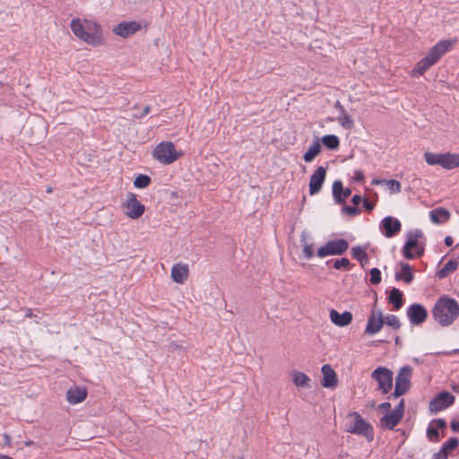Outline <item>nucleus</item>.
I'll return each mask as SVG.
<instances>
[{
  "label": "nucleus",
  "mask_w": 459,
  "mask_h": 459,
  "mask_svg": "<svg viewBox=\"0 0 459 459\" xmlns=\"http://www.w3.org/2000/svg\"><path fill=\"white\" fill-rule=\"evenodd\" d=\"M458 446L459 438L456 437H452L443 443L440 450L437 453H435L433 456H435L436 459H448L449 454L455 450Z\"/></svg>",
  "instance_id": "obj_20"
},
{
  "label": "nucleus",
  "mask_w": 459,
  "mask_h": 459,
  "mask_svg": "<svg viewBox=\"0 0 459 459\" xmlns=\"http://www.w3.org/2000/svg\"><path fill=\"white\" fill-rule=\"evenodd\" d=\"M25 316L26 317H32L33 316V313H32V310L30 308H26L25 309Z\"/></svg>",
  "instance_id": "obj_55"
},
{
  "label": "nucleus",
  "mask_w": 459,
  "mask_h": 459,
  "mask_svg": "<svg viewBox=\"0 0 459 459\" xmlns=\"http://www.w3.org/2000/svg\"><path fill=\"white\" fill-rule=\"evenodd\" d=\"M321 372L323 374L321 385L325 388H335L338 385V377L332 367L329 364H325L321 368Z\"/></svg>",
  "instance_id": "obj_17"
},
{
  "label": "nucleus",
  "mask_w": 459,
  "mask_h": 459,
  "mask_svg": "<svg viewBox=\"0 0 459 459\" xmlns=\"http://www.w3.org/2000/svg\"><path fill=\"white\" fill-rule=\"evenodd\" d=\"M0 459H13V458L10 457L9 455H0Z\"/></svg>",
  "instance_id": "obj_58"
},
{
  "label": "nucleus",
  "mask_w": 459,
  "mask_h": 459,
  "mask_svg": "<svg viewBox=\"0 0 459 459\" xmlns=\"http://www.w3.org/2000/svg\"><path fill=\"white\" fill-rule=\"evenodd\" d=\"M362 201L363 198L359 195H354L351 198V202L355 206H358Z\"/></svg>",
  "instance_id": "obj_50"
},
{
  "label": "nucleus",
  "mask_w": 459,
  "mask_h": 459,
  "mask_svg": "<svg viewBox=\"0 0 459 459\" xmlns=\"http://www.w3.org/2000/svg\"><path fill=\"white\" fill-rule=\"evenodd\" d=\"M363 207L364 209L368 212H370L371 211L374 210L375 206H376V203L375 202H370L368 201V199L366 198H363Z\"/></svg>",
  "instance_id": "obj_44"
},
{
  "label": "nucleus",
  "mask_w": 459,
  "mask_h": 459,
  "mask_svg": "<svg viewBox=\"0 0 459 459\" xmlns=\"http://www.w3.org/2000/svg\"><path fill=\"white\" fill-rule=\"evenodd\" d=\"M150 111H151V106L147 105L144 107V108L143 109V112L140 115H135L134 117L139 119L143 118L144 116L149 114Z\"/></svg>",
  "instance_id": "obj_49"
},
{
  "label": "nucleus",
  "mask_w": 459,
  "mask_h": 459,
  "mask_svg": "<svg viewBox=\"0 0 459 459\" xmlns=\"http://www.w3.org/2000/svg\"><path fill=\"white\" fill-rule=\"evenodd\" d=\"M407 316L413 325H422L428 318V310L422 304L413 303L407 308Z\"/></svg>",
  "instance_id": "obj_10"
},
{
  "label": "nucleus",
  "mask_w": 459,
  "mask_h": 459,
  "mask_svg": "<svg viewBox=\"0 0 459 459\" xmlns=\"http://www.w3.org/2000/svg\"><path fill=\"white\" fill-rule=\"evenodd\" d=\"M4 437H5V441L9 442L10 441V436L8 435H4Z\"/></svg>",
  "instance_id": "obj_62"
},
{
  "label": "nucleus",
  "mask_w": 459,
  "mask_h": 459,
  "mask_svg": "<svg viewBox=\"0 0 459 459\" xmlns=\"http://www.w3.org/2000/svg\"><path fill=\"white\" fill-rule=\"evenodd\" d=\"M380 229L385 237L393 238L401 231L402 224L398 219L386 216L381 221Z\"/></svg>",
  "instance_id": "obj_15"
},
{
  "label": "nucleus",
  "mask_w": 459,
  "mask_h": 459,
  "mask_svg": "<svg viewBox=\"0 0 459 459\" xmlns=\"http://www.w3.org/2000/svg\"><path fill=\"white\" fill-rule=\"evenodd\" d=\"M432 316L441 326H448L459 316V304L455 299L444 295L436 301Z\"/></svg>",
  "instance_id": "obj_2"
},
{
  "label": "nucleus",
  "mask_w": 459,
  "mask_h": 459,
  "mask_svg": "<svg viewBox=\"0 0 459 459\" xmlns=\"http://www.w3.org/2000/svg\"><path fill=\"white\" fill-rule=\"evenodd\" d=\"M370 274V283L373 285H377L381 282V272L378 268H372L369 271Z\"/></svg>",
  "instance_id": "obj_41"
},
{
  "label": "nucleus",
  "mask_w": 459,
  "mask_h": 459,
  "mask_svg": "<svg viewBox=\"0 0 459 459\" xmlns=\"http://www.w3.org/2000/svg\"><path fill=\"white\" fill-rule=\"evenodd\" d=\"M384 325L385 321L383 312L381 310L376 312L372 309L368 318L365 333L369 335L375 334L382 329Z\"/></svg>",
  "instance_id": "obj_12"
},
{
  "label": "nucleus",
  "mask_w": 459,
  "mask_h": 459,
  "mask_svg": "<svg viewBox=\"0 0 459 459\" xmlns=\"http://www.w3.org/2000/svg\"><path fill=\"white\" fill-rule=\"evenodd\" d=\"M403 420L402 417H400L396 412H394L393 411L390 412L385 413L383 417L379 420V426L383 429H394V427H396L401 420Z\"/></svg>",
  "instance_id": "obj_22"
},
{
  "label": "nucleus",
  "mask_w": 459,
  "mask_h": 459,
  "mask_svg": "<svg viewBox=\"0 0 459 459\" xmlns=\"http://www.w3.org/2000/svg\"><path fill=\"white\" fill-rule=\"evenodd\" d=\"M46 191H47V193H48V194L52 193V192H53V188H52V186H48L47 187Z\"/></svg>",
  "instance_id": "obj_59"
},
{
  "label": "nucleus",
  "mask_w": 459,
  "mask_h": 459,
  "mask_svg": "<svg viewBox=\"0 0 459 459\" xmlns=\"http://www.w3.org/2000/svg\"><path fill=\"white\" fill-rule=\"evenodd\" d=\"M445 153H433L426 152L424 153L425 160L429 165H439L442 167L444 164Z\"/></svg>",
  "instance_id": "obj_33"
},
{
  "label": "nucleus",
  "mask_w": 459,
  "mask_h": 459,
  "mask_svg": "<svg viewBox=\"0 0 459 459\" xmlns=\"http://www.w3.org/2000/svg\"><path fill=\"white\" fill-rule=\"evenodd\" d=\"M387 301L393 306L394 310H399L404 303L403 293L394 287L388 291Z\"/></svg>",
  "instance_id": "obj_24"
},
{
  "label": "nucleus",
  "mask_w": 459,
  "mask_h": 459,
  "mask_svg": "<svg viewBox=\"0 0 459 459\" xmlns=\"http://www.w3.org/2000/svg\"><path fill=\"white\" fill-rule=\"evenodd\" d=\"M412 368L411 367L406 365L400 368L396 377H395V385L394 388L399 389L404 394H407L411 388Z\"/></svg>",
  "instance_id": "obj_11"
},
{
  "label": "nucleus",
  "mask_w": 459,
  "mask_h": 459,
  "mask_svg": "<svg viewBox=\"0 0 459 459\" xmlns=\"http://www.w3.org/2000/svg\"><path fill=\"white\" fill-rule=\"evenodd\" d=\"M366 249L367 247H363L360 246H356L353 247L351 251V257L359 261L362 268H364L365 265L369 262V256L366 252Z\"/></svg>",
  "instance_id": "obj_28"
},
{
  "label": "nucleus",
  "mask_w": 459,
  "mask_h": 459,
  "mask_svg": "<svg viewBox=\"0 0 459 459\" xmlns=\"http://www.w3.org/2000/svg\"><path fill=\"white\" fill-rule=\"evenodd\" d=\"M126 208V214L131 219H138L143 216L145 212V206L142 204L134 193L127 194L126 202L123 204Z\"/></svg>",
  "instance_id": "obj_9"
},
{
  "label": "nucleus",
  "mask_w": 459,
  "mask_h": 459,
  "mask_svg": "<svg viewBox=\"0 0 459 459\" xmlns=\"http://www.w3.org/2000/svg\"><path fill=\"white\" fill-rule=\"evenodd\" d=\"M371 378L377 383V390L387 394L393 388L394 373L386 367L379 366L371 373Z\"/></svg>",
  "instance_id": "obj_6"
},
{
  "label": "nucleus",
  "mask_w": 459,
  "mask_h": 459,
  "mask_svg": "<svg viewBox=\"0 0 459 459\" xmlns=\"http://www.w3.org/2000/svg\"><path fill=\"white\" fill-rule=\"evenodd\" d=\"M322 151V145L318 138L312 143L307 151L303 154V160L305 162L309 163L320 154Z\"/></svg>",
  "instance_id": "obj_29"
},
{
  "label": "nucleus",
  "mask_w": 459,
  "mask_h": 459,
  "mask_svg": "<svg viewBox=\"0 0 459 459\" xmlns=\"http://www.w3.org/2000/svg\"><path fill=\"white\" fill-rule=\"evenodd\" d=\"M384 321H385V325H386L390 327H393L395 330H398L402 325L399 318L395 315H393V314L384 316Z\"/></svg>",
  "instance_id": "obj_39"
},
{
  "label": "nucleus",
  "mask_w": 459,
  "mask_h": 459,
  "mask_svg": "<svg viewBox=\"0 0 459 459\" xmlns=\"http://www.w3.org/2000/svg\"><path fill=\"white\" fill-rule=\"evenodd\" d=\"M330 319L332 323L334 324L335 325L344 327L349 325L352 322L353 316L350 311L339 313L335 309H331Z\"/></svg>",
  "instance_id": "obj_21"
},
{
  "label": "nucleus",
  "mask_w": 459,
  "mask_h": 459,
  "mask_svg": "<svg viewBox=\"0 0 459 459\" xmlns=\"http://www.w3.org/2000/svg\"><path fill=\"white\" fill-rule=\"evenodd\" d=\"M446 421L438 418L432 420L427 429V437L429 441L437 443L440 441L439 429L443 430L446 428Z\"/></svg>",
  "instance_id": "obj_18"
},
{
  "label": "nucleus",
  "mask_w": 459,
  "mask_h": 459,
  "mask_svg": "<svg viewBox=\"0 0 459 459\" xmlns=\"http://www.w3.org/2000/svg\"><path fill=\"white\" fill-rule=\"evenodd\" d=\"M385 184L388 186L392 194H398L402 191L401 183L395 179H386L385 180Z\"/></svg>",
  "instance_id": "obj_40"
},
{
  "label": "nucleus",
  "mask_w": 459,
  "mask_h": 459,
  "mask_svg": "<svg viewBox=\"0 0 459 459\" xmlns=\"http://www.w3.org/2000/svg\"><path fill=\"white\" fill-rule=\"evenodd\" d=\"M413 361H414L415 363H417V364H420V363H421L423 360H422V359H418V358H414V359H413Z\"/></svg>",
  "instance_id": "obj_60"
},
{
  "label": "nucleus",
  "mask_w": 459,
  "mask_h": 459,
  "mask_svg": "<svg viewBox=\"0 0 459 459\" xmlns=\"http://www.w3.org/2000/svg\"><path fill=\"white\" fill-rule=\"evenodd\" d=\"M444 242H445V245L446 247H451L453 245V243H454V240H453V238L451 236H446L445 238Z\"/></svg>",
  "instance_id": "obj_53"
},
{
  "label": "nucleus",
  "mask_w": 459,
  "mask_h": 459,
  "mask_svg": "<svg viewBox=\"0 0 459 459\" xmlns=\"http://www.w3.org/2000/svg\"><path fill=\"white\" fill-rule=\"evenodd\" d=\"M342 211L343 213H346L351 217L357 216L358 214H359L361 212V210L358 206H355V205L351 206V205H347L345 204H343Z\"/></svg>",
  "instance_id": "obj_42"
},
{
  "label": "nucleus",
  "mask_w": 459,
  "mask_h": 459,
  "mask_svg": "<svg viewBox=\"0 0 459 459\" xmlns=\"http://www.w3.org/2000/svg\"><path fill=\"white\" fill-rule=\"evenodd\" d=\"M333 266L336 270L344 269L346 271H349L354 266V264H351L348 258L342 257V258L334 260Z\"/></svg>",
  "instance_id": "obj_37"
},
{
  "label": "nucleus",
  "mask_w": 459,
  "mask_h": 459,
  "mask_svg": "<svg viewBox=\"0 0 459 459\" xmlns=\"http://www.w3.org/2000/svg\"><path fill=\"white\" fill-rule=\"evenodd\" d=\"M141 30V24L136 21L122 22L114 27L113 32L126 39Z\"/></svg>",
  "instance_id": "obj_16"
},
{
  "label": "nucleus",
  "mask_w": 459,
  "mask_h": 459,
  "mask_svg": "<svg viewBox=\"0 0 459 459\" xmlns=\"http://www.w3.org/2000/svg\"><path fill=\"white\" fill-rule=\"evenodd\" d=\"M310 378L303 372L297 371L293 374V383L297 386L309 387Z\"/></svg>",
  "instance_id": "obj_34"
},
{
  "label": "nucleus",
  "mask_w": 459,
  "mask_h": 459,
  "mask_svg": "<svg viewBox=\"0 0 459 459\" xmlns=\"http://www.w3.org/2000/svg\"><path fill=\"white\" fill-rule=\"evenodd\" d=\"M401 273H396L394 275V278L396 281H403L405 283L409 284L411 283L413 279L414 275L411 272V267L409 264L401 262Z\"/></svg>",
  "instance_id": "obj_26"
},
{
  "label": "nucleus",
  "mask_w": 459,
  "mask_h": 459,
  "mask_svg": "<svg viewBox=\"0 0 459 459\" xmlns=\"http://www.w3.org/2000/svg\"><path fill=\"white\" fill-rule=\"evenodd\" d=\"M334 108L339 110V113H343L346 111L344 107L341 104L340 100H336L334 103Z\"/></svg>",
  "instance_id": "obj_52"
},
{
  "label": "nucleus",
  "mask_w": 459,
  "mask_h": 459,
  "mask_svg": "<svg viewBox=\"0 0 459 459\" xmlns=\"http://www.w3.org/2000/svg\"><path fill=\"white\" fill-rule=\"evenodd\" d=\"M405 411V401L404 399H401L399 403L393 410L394 412H396L400 417L403 418Z\"/></svg>",
  "instance_id": "obj_43"
},
{
  "label": "nucleus",
  "mask_w": 459,
  "mask_h": 459,
  "mask_svg": "<svg viewBox=\"0 0 459 459\" xmlns=\"http://www.w3.org/2000/svg\"><path fill=\"white\" fill-rule=\"evenodd\" d=\"M459 353V350H454L453 351L450 352V354H457Z\"/></svg>",
  "instance_id": "obj_61"
},
{
  "label": "nucleus",
  "mask_w": 459,
  "mask_h": 459,
  "mask_svg": "<svg viewBox=\"0 0 459 459\" xmlns=\"http://www.w3.org/2000/svg\"><path fill=\"white\" fill-rule=\"evenodd\" d=\"M450 428L453 432L459 433V420H453L450 422Z\"/></svg>",
  "instance_id": "obj_46"
},
{
  "label": "nucleus",
  "mask_w": 459,
  "mask_h": 459,
  "mask_svg": "<svg viewBox=\"0 0 459 459\" xmlns=\"http://www.w3.org/2000/svg\"><path fill=\"white\" fill-rule=\"evenodd\" d=\"M70 27L73 33L83 42L93 47L104 44L102 28L96 22L74 18L72 20Z\"/></svg>",
  "instance_id": "obj_1"
},
{
  "label": "nucleus",
  "mask_w": 459,
  "mask_h": 459,
  "mask_svg": "<svg viewBox=\"0 0 459 459\" xmlns=\"http://www.w3.org/2000/svg\"><path fill=\"white\" fill-rule=\"evenodd\" d=\"M414 249H416L414 254L415 257H421L424 255V247H420L419 245L418 247H415Z\"/></svg>",
  "instance_id": "obj_51"
},
{
  "label": "nucleus",
  "mask_w": 459,
  "mask_h": 459,
  "mask_svg": "<svg viewBox=\"0 0 459 459\" xmlns=\"http://www.w3.org/2000/svg\"><path fill=\"white\" fill-rule=\"evenodd\" d=\"M452 389L454 392L459 394V385L458 384L452 385Z\"/></svg>",
  "instance_id": "obj_56"
},
{
  "label": "nucleus",
  "mask_w": 459,
  "mask_h": 459,
  "mask_svg": "<svg viewBox=\"0 0 459 459\" xmlns=\"http://www.w3.org/2000/svg\"><path fill=\"white\" fill-rule=\"evenodd\" d=\"M455 40H441L432 47L426 56L420 60L412 70V74L423 75L424 73L435 65L445 55Z\"/></svg>",
  "instance_id": "obj_3"
},
{
  "label": "nucleus",
  "mask_w": 459,
  "mask_h": 459,
  "mask_svg": "<svg viewBox=\"0 0 459 459\" xmlns=\"http://www.w3.org/2000/svg\"><path fill=\"white\" fill-rule=\"evenodd\" d=\"M300 241H301L302 247H303V249H302L303 256L307 259L312 258L314 256L313 245L307 244L306 242V236L304 233L301 235Z\"/></svg>",
  "instance_id": "obj_38"
},
{
  "label": "nucleus",
  "mask_w": 459,
  "mask_h": 459,
  "mask_svg": "<svg viewBox=\"0 0 459 459\" xmlns=\"http://www.w3.org/2000/svg\"><path fill=\"white\" fill-rule=\"evenodd\" d=\"M181 152H178L172 142H161L153 150L152 156L160 163L169 165L176 161Z\"/></svg>",
  "instance_id": "obj_5"
},
{
  "label": "nucleus",
  "mask_w": 459,
  "mask_h": 459,
  "mask_svg": "<svg viewBox=\"0 0 459 459\" xmlns=\"http://www.w3.org/2000/svg\"><path fill=\"white\" fill-rule=\"evenodd\" d=\"M349 248V242L344 238H337L327 241L324 246L317 249L316 255L319 257L328 255H342Z\"/></svg>",
  "instance_id": "obj_7"
},
{
  "label": "nucleus",
  "mask_w": 459,
  "mask_h": 459,
  "mask_svg": "<svg viewBox=\"0 0 459 459\" xmlns=\"http://www.w3.org/2000/svg\"><path fill=\"white\" fill-rule=\"evenodd\" d=\"M405 394L403 393L402 391H400L399 389H395L394 390V392L390 394L389 396V399L393 398V399H396V398H399L403 395H404Z\"/></svg>",
  "instance_id": "obj_47"
},
{
  "label": "nucleus",
  "mask_w": 459,
  "mask_h": 459,
  "mask_svg": "<svg viewBox=\"0 0 459 459\" xmlns=\"http://www.w3.org/2000/svg\"><path fill=\"white\" fill-rule=\"evenodd\" d=\"M87 397V390L84 387L75 386L66 392V399L72 404L83 402Z\"/></svg>",
  "instance_id": "obj_23"
},
{
  "label": "nucleus",
  "mask_w": 459,
  "mask_h": 459,
  "mask_svg": "<svg viewBox=\"0 0 459 459\" xmlns=\"http://www.w3.org/2000/svg\"><path fill=\"white\" fill-rule=\"evenodd\" d=\"M394 342H395V345H401V339H400V337H399V336H396V337H395Z\"/></svg>",
  "instance_id": "obj_57"
},
{
  "label": "nucleus",
  "mask_w": 459,
  "mask_h": 459,
  "mask_svg": "<svg viewBox=\"0 0 459 459\" xmlns=\"http://www.w3.org/2000/svg\"><path fill=\"white\" fill-rule=\"evenodd\" d=\"M378 408L383 411H385L386 413L390 412L391 403L389 402H384L378 405Z\"/></svg>",
  "instance_id": "obj_48"
},
{
  "label": "nucleus",
  "mask_w": 459,
  "mask_h": 459,
  "mask_svg": "<svg viewBox=\"0 0 459 459\" xmlns=\"http://www.w3.org/2000/svg\"><path fill=\"white\" fill-rule=\"evenodd\" d=\"M327 167L319 166L314 171L309 180V194L314 195L319 193L325 180Z\"/></svg>",
  "instance_id": "obj_13"
},
{
  "label": "nucleus",
  "mask_w": 459,
  "mask_h": 459,
  "mask_svg": "<svg viewBox=\"0 0 459 459\" xmlns=\"http://www.w3.org/2000/svg\"><path fill=\"white\" fill-rule=\"evenodd\" d=\"M338 122L340 125L347 130H351L354 127V121L351 117V116L347 113V111L341 113L338 117Z\"/></svg>",
  "instance_id": "obj_35"
},
{
  "label": "nucleus",
  "mask_w": 459,
  "mask_h": 459,
  "mask_svg": "<svg viewBox=\"0 0 459 459\" xmlns=\"http://www.w3.org/2000/svg\"><path fill=\"white\" fill-rule=\"evenodd\" d=\"M351 195V189L344 188L342 181L336 180L333 183V196L336 204H344Z\"/></svg>",
  "instance_id": "obj_19"
},
{
  "label": "nucleus",
  "mask_w": 459,
  "mask_h": 459,
  "mask_svg": "<svg viewBox=\"0 0 459 459\" xmlns=\"http://www.w3.org/2000/svg\"><path fill=\"white\" fill-rule=\"evenodd\" d=\"M364 178H365L364 173L361 170H356L354 172V176L352 177V180L354 182H359V183L363 182Z\"/></svg>",
  "instance_id": "obj_45"
},
{
  "label": "nucleus",
  "mask_w": 459,
  "mask_h": 459,
  "mask_svg": "<svg viewBox=\"0 0 459 459\" xmlns=\"http://www.w3.org/2000/svg\"><path fill=\"white\" fill-rule=\"evenodd\" d=\"M444 157V164H442V168L446 169H454L455 168H459L458 153L446 152Z\"/></svg>",
  "instance_id": "obj_31"
},
{
  "label": "nucleus",
  "mask_w": 459,
  "mask_h": 459,
  "mask_svg": "<svg viewBox=\"0 0 459 459\" xmlns=\"http://www.w3.org/2000/svg\"><path fill=\"white\" fill-rule=\"evenodd\" d=\"M188 267L186 264H175L171 269V278L177 283H184L188 277Z\"/></svg>",
  "instance_id": "obj_25"
},
{
  "label": "nucleus",
  "mask_w": 459,
  "mask_h": 459,
  "mask_svg": "<svg viewBox=\"0 0 459 459\" xmlns=\"http://www.w3.org/2000/svg\"><path fill=\"white\" fill-rule=\"evenodd\" d=\"M321 143L328 150H337L340 146V139L335 134H325L321 138Z\"/></svg>",
  "instance_id": "obj_32"
},
{
  "label": "nucleus",
  "mask_w": 459,
  "mask_h": 459,
  "mask_svg": "<svg viewBox=\"0 0 459 459\" xmlns=\"http://www.w3.org/2000/svg\"><path fill=\"white\" fill-rule=\"evenodd\" d=\"M423 237V233L420 230H415L414 231H410L407 235V240L403 247V256L411 260L415 258L414 254L411 252V249L418 247L419 246V238Z\"/></svg>",
  "instance_id": "obj_14"
},
{
  "label": "nucleus",
  "mask_w": 459,
  "mask_h": 459,
  "mask_svg": "<svg viewBox=\"0 0 459 459\" xmlns=\"http://www.w3.org/2000/svg\"><path fill=\"white\" fill-rule=\"evenodd\" d=\"M151 183L152 178L148 175L139 174L134 181V186L136 188H146Z\"/></svg>",
  "instance_id": "obj_36"
},
{
  "label": "nucleus",
  "mask_w": 459,
  "mask_h": 459,
  "mask_svg": "<svg viewBox=\"0 0 459 459\" xmlns=\"http://www.w3.org/2000/svg\"><path fill=\"white\" fill-rule=\"evenodd\" d=\"M459 262L456 259H450L440 270L436 273L438 279L446 278L450 273L456 271Z\"/></svg>",
  "instance_id": "obj_30"
},
{
  "label": "nucleus",
  "mask_w": 459,
  "mask_h": 459,
  "mask_svg": "<svg viewBox=\"0 0 459 459\" xmlns=\"http://www.w3.org/2000/svg\"><path fill=\"white\" fill-rule=\"evenodd\" d=\"M347 417L353 419L352 421L346 424L345 430L347 432L363 436L369 442L374 439V429L372 425L366 421L359 412H350Z\"/></svg>",
  "instance_id": "obj_4"
},
{
  "label": "nucleus",
  "mask_w": 459,
  "mask_h": 459,
  "mask_svg": "<svg viewBox=\"0 0 459 459\" xmlns=\"http://www.w3.org/2000/svg\"><path fill=\"white\" fill-rule=\"evenodd\" d=\"M385 179H378V178H374L371 182L372 185H380V184H383L385 183Z\"/></svg>",
  "instance_id": "obj_54"
},
{
  "label": "nucleus",
  "mask_w": 459,
  "mask_h": 459,
  "mask_svg": "<svg viewBox=\"0 0 459 459\" xmlns=\"http://www.w3.org/2000/svg\"><path fill=\"white\" fill-rule=\"evenodd\" d=\"M455 397L447 391H442L438 393L431 401L429 402V411L431 412H438L442 410L448 408L453 405L455 403Z\"/></svg>",
  "instance_id": "obj_8"
},
{
  "label": "nucleus",
  "mask_w": 459,
  "mask_h": 459,
  "mask_svg": "<svg viewBox=\"0 0 459 459\" xmlns=\"http://www.w3.org/2000/svg\"><path fill=\"white\" fill-rule=\"evenodd\" d=\"M430 220L436 224H441L450 219V212L443 207L433 209L429 212Z\"/></svg>",
  "instance_id": "obj_27"
}]
</instances>
